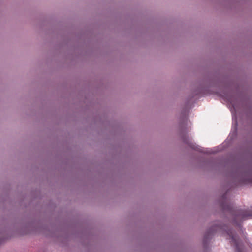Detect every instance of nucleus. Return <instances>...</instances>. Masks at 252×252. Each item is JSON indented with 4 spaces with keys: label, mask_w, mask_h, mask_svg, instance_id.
I'll return each instance as SVG.
<instances>
[{
    "label": "nucleus",
    "mask_w": 252,
    "mask_h": 252,
    "mask_svg": "<svg viewBox=\"0 0 252 252\" xmlns=\"http://www.w3.org/2000/svg\"><path fill=\"white\" fill-rule=\"evenodd\" d=\"M241 218L242 219H244L247 216V215H246L245 214H241Z\"/></svg>",
    "instance_id": "obj_1"
},
{
    "label": "nucleus",
    "mask_w": 252,
    "mask_h": 252,
    "mask_svg": "<svg viewBox=\"0 0 252 252\" xmlns=\"http://www.w3.org/2000/svg\"><path fill=\"white\" fill-rule=\"evenodd\" d=\"M230 237L231 238L232 241H235V239L233 236L230 235Z\"/></svg>",
    "instance_id": "obj_2"
}]
</instances>
